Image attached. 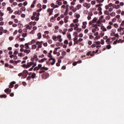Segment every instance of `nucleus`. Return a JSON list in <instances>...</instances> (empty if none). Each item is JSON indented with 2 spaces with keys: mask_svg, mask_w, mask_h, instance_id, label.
<instances>
[{
  "mask_svg": "<svg viewBox=\"0 0 124 124\" xmlns=\"http://www.w3.org/2000/svg\"><path fill=\"white\" fill-rule=\"evenodd\" d=\"M115 14H116V13L112 12L110 14V16H111V17H114V16H115Z\"/></svg>",
  "mask_w": 124,
  "mask_h": 124,
  "instance_id": "obj_27",
  "label": "nucleus"
},
{
  "mask_svg": "<svg viewBox=\"0 0 124 124\" xmlns=\"http://www.w3.org/2000/svg\"><path fill=\"white\" fill-rule=\"evenodd\" d=\"M28 5V1H26L24 2L23 5L24 6H26V5Z\"/></svg>",
  "mask_w": 124,
  "mask_h": 124,
  "instance_id": "obj_43",
  "label": "nucleus"
},
{
  "mask_svg": "<svg viewBox=\"0 0 124 124\" xmlns=\"http://www.w3.org/2000/svg\"><path fill=\"white\" fill-rule=\"evenodd\" d=\"M108 11L109 12H112V11H113V8H109L108 9Z\"/></svg>",
  "mask_w": 124,
  "mask_h": 124,
  "instance_id": "obj_48",
  "label": "nucleus"
},
{
  "mask_svg": "<svg viewBox=\"0 0 124 124\" xmlns=\"http://www.w3.org/2000/svg\"><path fill=\"white\" fill-rule=\"evenodd\" d=\"M52 39H53V40H55V41H56V40H57V36H52Z\"/></svg>",
  "mask_w": 124,
  "mask_h": 124,
  "instance_id": "obj_30",
  "label": "nucleus"
},
{
  "mask_svg": "<svg viewBox=\"0 0 124 124\" xmlns=\"http://www.w3.org/2000/svg\"><path fill=\"white\" fill-rule=\"evenodd\" d=\"M82 5L81 4H78L77 6V9H78V10H79L80 8V7H81Z\"/></svg>",
  "mask_w": 124,
  "mask_h": 124,
  "instance_id": "obj_19",
  "label": "nucleus"
},
{
  "mask_svg": "<svg viewBox=\"0 0 124 124\" xmlns=\"http://www.w3.org/2000/svg\"><path fill=\"white\" fill-rule=\"evenodd\" d=\"M39 15H40V13L35 12L33 13V16L31 17V19L33 20L35 18V21H38L39 20Z\"/></svg>",
  "mask_w": 124,
  "mask_h": 124,
  "instance_id": "obj_1",
  "label": "nucleus"
},
{
  "mask_svg": "<svg viewBox=\"0 0 124 124\" xmlns=\"http://www.w3.org/2000/svg\"><path fill=\"white\" fill-rule=\"evenodd\" d=\"M41 62H44V61H47V58H44V59H41Z\"/></svg>",
  "mask_w": 124,
  "mask_h": 124,
  "instance_id": "obj_35",
  "label": "nucleus"
},
{
  "mask_svg": "<svg viewBox=\"0 0 124 124\" xmlns=\"http://www.w3.org/2000/svg\"><path fill=\"white\" fill-rule=\"evenodd\" d=\"M37 36H38V39H40L41 38V33L39 32L37 34Z\"/></svg>",
  "mask_w": 124,
  "mask_h": 124,
  "instance_id": "obj_15",
  "label": "nucleus"
},
{
  "mask_svg": "<svg viewBox=\"0 0 124 124\" xmlns=\"http://www.w3.org/2000/svg\"><path fill=\"white\" fill-rule=\"evenodd\" d=\"M25 49L27 50V49H31V48H30V46H29V44H28L27 43H26L25 44Z\"/></svg>",
  "mask_w": 124,
  "mask_h": 124,
  "instance_id": "obj_7",
  "label": "nucleus"
},
{
  "mask_svg": "<svg viewBox=\"0 0 124 124\" xmlns=\"http://www.w3.org/2000/svg\"><path fill=\"white\" fill-rule=\"evenodd\" d=\"M97 20V18L96 17H94L92 21H93V23H95V22H96V21Z\"/></svg>",
  "mask_w": 124,
  "mask_h": 124,
  "instance_id": "obj_26",
  "label": "nucleus"
},
{
  "mask_svg": "<svg viewBox=\"0 0 124 124\" xmlns=\"http://www.w3.org/2000/svg\"><path fill=\"white\" fill-rule=\"evenodd\" d=\"M48 58H50V59H52L53 58V56H52V54L50 53H48Z\"/></svg>",
  "mask_w": 124,
  "mask_h": 124,
  "instance_id": "obj_32",
  "label": "nucleus"
},
{
  "mask_svg": "<svg viewBox=\"0 0 124 124\" xmlns=\"http://www.w3.org/2000/svg\"><path fill=\"white\" fill-rule=\"evenodd\" d=\"M121 26L124 27V20L122 21Z\"/></svg>",
  "mask_w": 124,
  "mask_h": 124,
  "instance_id": "obj_63",
  "label": "nucleus"
},
{
  "mask_svg": "<svg viewBox=\"0 0 124 124\" xmlns=\"http://www.w3.org/2000/svg\"><path fill=\"white\" fill-rule=\"evenodd\" d=\"M48 43H49V44H52V40H48Z\"/></svg>",
  "mask_w": 124,
  "mask_h": 124,
  "instance_id": "obj_59",
  "label": "nucleus"
},
{
  "mask_svg": "<svg viewBox=\"0 0 124 124\" xmlns=\"http://www.w3.org/2000/svg\"><path fill=\"white\" fill-rule=\"evenodd\" d=\"M28 63H29V65L30 66H31V65H33V62H28Z\"/></svg>",
  "mask_w": 124,
  "mask_h": 124,
  "instance_id": "obj_54",
  "label": "nucleus"
},
{
  "mask_svg": "<svg viewBox=\"0 0 124 124\" xmlns=\"http://www.w3.org/2000/svg\"><path fill=\"white\" fill-rule=\"evenodd\" d=\"M7 10H8V11H11V13H12V12H13V10H12V9H11V7H8L7 8Z\"/></svg>",
  "mask_w": 124,
  "mask_h": 124,
  "instance_id": "obj_16",
  "label": "nucleus"
},
{
  "mask_svg": "<svg viewBox=\"0 0 124 124\" xmlns=\"http://www.w3.org/2000/svg\"><path fill=\"white\" fill-rule=\"evenodd\" d=\"M95 43H96V45H100V44H101L100 41L95 42Z\"/></svg>",
  "mask_w": 124,
  "mask_h": 124,
  "instance_id": "obj_33",
  "label": "nucleus"
},
{
  "mask_svg": "<svg viewBox=\"0 0 124 124\" xmlns=\"http://www.w3.org/2000/svg\"><path fill=\"white\" fill-rule=\"evenodd\" d=\"M9 40H13L14 39V37H13V36H11V37H10L9 38Z\"/></svg>",
  "mask_w": 124,
  "mask_h": 124,
  "instance_id": "obj_42",
  "label": "nucleus"
},
{
  "mask_svg": "<svg viewBox=\"0 0 124 124\" xmlns=\"http://www.w3.org/2000/svg\"><path fill=\"white\" fill-rule=\"evenodd\" d=\"M35 70H39V68H38V66L35 67V68H33V71H35Z\"/></svg>",
  "mask_w": 124,
  "mask_h": 124,
  "instance_id": "obj_25",
  "label": "nucleus"
},
{
  "mask_svg": "<svg viewBox=\"0 0 124 124\" xmlns=\"http://www.w3.org/2000/svg\"><path fill=\"white\" fill-rule=\"evenodd\" d=\"M83 6L86 7L87 9H89L91 7V4H88L87 3H83Z\"/></svg>",
  "mask_w": 124,
  "mask_h": 124,
  "instance_id": "obj_3",
  "label": "nucleus"
},
{
  "mask_svg": "<svg viewBox=\"0 0 124 124\" xmlns=\"http://www.w3.org/2000/svg\"><path fill=\"white\" fill-rule=\"evenodd\" d=\"M64 44H66V45L68 44V40H65L64 41Z\"/></svg>",
  "mask_w": 124,
  "mask_h": 124,
  "instance_id": "obj_46",
  "label": "nucleus"
},
{
  "mask_svg": "<svg viewBox=\"0 0 124 124\" xmlns=\"http://www.w3.org/2000/svg\"><path fill=\"white\" fill-rule=\"evenodd\" d=\"M38 58L37 55H34L33 56V58H34L35 60L37 59Z\"/></svg>",
  "mask_w": 124,
  "mask_h": 124,
  "instance_id": "obj_62",
  "label": "nucleus"
},
{
  "mask_svg": "<svg viewBox=\"0 0 124 124\" xmlns=\"http://www.w3.org/2000/svg\"><path fill=\"white\" fill-rule=\"evenodd\" d=\"M49 61H52V62L51 63V65H54V64L56 63V59L53 58H50Z\"/></svg>",
  "mask_w": 124,
  "mask_h": 124,
  "instance_id": "obj_2",
  "label": "nucleus"
},
{
  "mask_svg": "<svg viewBox=\"0 0 124 124\" xmlns=\"http://www.w3.org/2000/svg\"><path fill=\"white\" fill-rule=\"evenodd\" d=\"M98 11H102V8H101V7H99L98 8Z\"/></svg>",
  "mask_w": 124,
  "mask_h": 124,
  "instance_id": "obj_55",
  "label": "nucleus"
},
{
  "mask_svg": "<svg viewBox=\"0 0 124 124\" xmlns=\"http://www.w3.org/2000/svg\"><path fill=\"white\" fill-rule=\"evenodd\" d=\"M37 47V46H36V45H32V49H36Z\"/></svg>",
  "mask_w": 124,
  "mask_h": 124,
  "instance_id": "obj_22",
  "label": "nucleus"
},
{
  "mask_svg": "<svg viewBox=\"0 0 124 124\" xmlns=\"http://www.w3.org/2000/svg\"><path fill=\"white\" fill-rule=\"evenodd\" d=\"M107 49H108V50H109V49H111V45H107Z\"/></svg>",
  "mask_w": 124,
  "mask_h": 124,
  "instance_id": "obj_29",
  "label": "nucleus"
},
{
  "mask_svg": "<svg viewBox=\"0 0 124 124\" xmlns=\"http://www.w3.org/2000/svg\"><path fill=\"white\" fill-rule=\"evenodd\" d=\"M69 8H70V10H73V9H74V6H70Z\"/></svg>",
  "mask_w": 124,
  "mask_h": 124,
  "instance_id": "obj_53",
  "label": "nucleus"
},
{
  "mask_svg": "<svg viewBox=\"0 0 124 124\" xmlns=\"http://www.w3.org/2000/svg\"><path fill=\"white\" fill-rule=\"evenodd\" d=\"M31 42L32 44H34L35 43V40H34V39L32 40Z\"/></svg>",
  "mask_w": 124,
  "mask_h": 124,
  "instance_id": "obj_51",
  "label": "nucleus"
},
{
  "mask_svg": "<svg viewBox=\"0 0 124 124\" xmlns=\"http://www.w3.org/2000/svg\"><path fill=\"white\" fill-rule=\"evenodd\" d=\"M107 29H108V30H111L112 29V26L111 25H108L107 27Z\"/></svg>",
  "mask_w": 124,
  "mask_h": 124,
  "instance_id": "obj_34",
  "label": "nucleus"
},
{
  "mask_svg": "<svg viewBox=\"0 0 124 124\" xmlns=\"http://www.w3.org/2000/svg\"><path fill=\"white\" fill-rule=\"evenodd\" d=\"M15 15H17V14L18 15H20L21 14V13H20V12L19 11H16L15 12Z\"/></svg>",
  "mask_w": 124,
  "mask_h": 124,
  "instance_id": "obj_23",
  "label": "nucleus"
},
{
  "mask_svg": "<svg viewBox=\"0 0 124 124\" xmlns=\"http://www.w3.org/2000/svg\"><path fill=\"white\" fill-rule=\"evenodd\" d=\"M43 46L45 47H47V46H48V44H47V43H44V44H43Z\"/></svg>",
  "mask_w": 124,
  "mask_h": 124,
  "instance_id": "obj_49",
  "label": "nucleus"
},
{
  "mask_svg": "<svg viewBox=\"0 0 124 124\" xmlns=\"http://www.w3.org/2000/svg\"><path fill=\"white\" fill-rule=\"evenodd\" d=\"M58 62L56 63V66H60L61 65V62H62V60H58Z\"/></svg>",
  "mask_w": 124,
  "mask_h": 124,
  "instance_id": "obj_10",
  "label": "nucleus"
},
{
  "mask_svg": "<svg viewBox=\"0 0 124 124\" xmlns=\"http://www.w3.org/2000/svg\"><path fill=\"white\" fill-rule=\"evenodd\" d=\"M92 32H93V33H94V32H95V31H96V30L95 29H94V28H93L92 30Z\"/></svg>",
  "mask_w": 124,
  "mask_h": 124,
  "instance_id": "obj_50",
  "label": "nucleus"
},
{
  "mask_svg": "<svg viewBox=\"0 0 124 124\" xmlns=\"http://www.w3.org/2000/svg\"><path fill=\"white\" fill-rule=\"evenodd\" d=\"M27 35V33H24L22 34L23 37H26Z\"/></svg>",
  "mask_w": 124,
  "mask_h": 124,
  "instance_id": "obj_41",
  "label": "nucleus"
},
{
  "mask_svg": "<svg viewBox=\"0 0 124 124\" xmlns=\"http://www.w3.org/2000/svg\"><path fill=\"white\" fill-rule=\"evenodd\" d=\"M78 24H75V26L74 29V31H78Z\"/></svg>",
  "mask_w": 124,
  "mask_h": 124,
  "instance_id": "obj_12",
  "label": "nucleus"
},
{
  "mask_svg": "<svg viewBox=\"0 0 124 124\" xmlns=\"http://www.w3.org/2000/svg\"><path fill=\"white\" fill-rule=\"evenodd\" d=\"M104 14H106V15H108V14H109V12H108V11L106 10L104 12Z\"/></svg>",
  "mask_w": 124,
  "mask_h": 124,
  "instance_id": "obj_37",
  "label": "nucleus"
},
{
  "mask_svg": "<svg viewBox=\"0 0 124 124\" xmlns=\"http://www.w3.org/2000/svg\"><path fill=\"white\" fill-rule=\"evenodd\" d=\"M6 97V94H1L0 95V98H5Z\"/></svg>",
  "mask_w": 124,
  "mask_h": 124,
  "instance_id": "obj_14",
  "label": "nucleus"
},
{
  "mask_svg": "<svg viewBox=\"0 0 124 124\" xmlns=\"http://www.w3.org/2000/svg\"><path fill=\"white\" fill-rule=\"evenodd\" d=\"M120 7V5H115V7H113V8H115V9H119Z\"/></svg>",
  "mask_w": 124,
  "mask_h": 124,
  "instance_id": "obj_20",
  "label": "nucleus"
},
{
  "mask_svg": "<svg viewBox=\"0 0 124 124\" xmlns=\"http://www.w3.org/2000/svg\"><path fill=\"white\" fill-rule=\"evenodd\" d=\"M94 27L95 28L94 29L96 30V31H99V28L97 27V25H94Z\"/></svg>",
  "mask_w": 124,
  "mask_h": 124,
  "instance_id": "obj_18",
  "label": "nucleus"
},
{
  "mask_svg": "<svg viewBox=\"0 0 124 124\" xmlns=\"http://www.w3.org/2000/svg\"><path fill=\"white\" fill-rule=\"evenodd\" d=\"M35 76H36V74H35V73H33L31 75V78H32V79H34L35 78Z\"/></svg>",
  "mask_w": 124,
  "mask_h": 124,
  "instance_id": "obj_11",
  "label": "nucleus"
},
{
  "mask_svg": "<svg viewBox=\"0 0 124 124\" xmlns=\"http://www.w3.org/2000/svg\"><path fill=\"white\" fill-rule=\"evenodd\" d=\"M67 38H68L69 39H71V34H68L67 35Z\"/></svg>",
  "mask_w": 124,
  "mask_h": 124,
  "instance_id": "obj_24",
  "label": "nucleus"
},
{
  "mask_svg": "<svg viewBox=\"0 0 124 124\" xmlns=\"http://www.w3.org/2000/svg\"><path fill=\"white\" fill-rule=\"evenodd\" d=\"M3 33H6V32H7V30L3 29Z\"/></svg>",
  "mask_w": 124,
  "mask_h": 124,
  "instance_id": "obj_64",
  "label": "nucleus"
},
{
  "mask_svg": "<svg viewBox=\"0 0 124 124\" xmlns=\"http://www.w3.org/2000/svg\"><path fill=\"white\" fill-rule=\"evenodd\" d=\"M13 57H14V58H15L16 57V59H17V56L16 55L14 56V55H11L10 56V58H11V59H12L13 58Z\"/></svg>",
  "mask_w": 124,
  "mask_h": 124,
  "instance_id": "obj_39",
  "label": "nucleus"
},
{
  "mask_svg": "<svg viewBox=\"0 0 124 124\" xmlns=\"http://www.w3.org/2000/svg\"><path fill=\"white\" fill-rule=\"evenodd\" d=\"M4 93H11V89L9 88H7L4 90Z\"/></svg>",
  "mask_w": 124,
  "mask_h": 124,
  "instance_id": "obj_6",
  "label": "nucleus"
},
{
  "mask_svg": "<svg viewBox=\"0 0 124 124\" xmlns=\"http://www.w3.org/2000/svg\"><path fill=\"white\" fill-rule=\"evenodd\" d=\"M31 67V66L30 65V63H28L26 65V68H29Z\"/></svg>",
  "mask_w": 124,
  "mask_h": 124,
  "instance_id": "obj_31",
  "label": "nucleus"
},
{
  "mask_svg": "<svg viewBox=\"0 0 124 124\" xmlns=\"http://www.w3.org/2000/svg\"><path fill=\"white\" fill-rule=\"evenodd\" d=\"M36 45H38V48H42V45H41V44H40V41L36 42Z\"/></svg>",
  "mask_w": 124,
  "mask_h": 124,
  "instance_id": "obj_5",
  "label": "nucleus"
},
{
  "mask_svg": "<svg viewBox=\"0 0 124 124\" xmlns=\"http://www.w3.org/2000/svg\"><path fill=\"white\" fill-rule=\"evenodd\" d=\"M111 18V16H108L106 17V20H107V21H108V20H110V18Z\"/></svg>",
  "mask_w": 124,
  "mask_h": 124,
  "instance_id": "obj_28",
  "label": "nucleus"
},
{
  "mask_svg": "<svg viewBox=\"0 0 124 124\" xmlns=\"http://www.w3.org/2000/svg\"><path fill=\"white\" fill-rule=\"evenodd\" d=\"M114 5H115V4H114L113 5V3H110L108 4V7H112V6H113V7H114Z\"/></svg>",
  "mask_w": 124,
  "mask_h": 124,
  "instance_id": "obj_21",
  "label": "nucleus"
},
{
  "mask_svg": "<svg viewBox=\"0 0 124 124\" xmlns=\"http://www.w3.org/2000/svg\"><path fill=\"white\" fill-rule=\"evenodd\" d=\"M16 84V82L15 81H12V82L10 83L9 88L10 89L13 88L14 87V85Z\"/></svg>",
  "mask_w": 124,
  "mask_h": 124,
  "instance_id": "obj_4",
  "label": "nucleus"
},
{
  "mask_svg": "<svg viewBox=\"0 0 124 124\" xmlns=\"http://www.w3.org/2000/svg\"><path fill=\"white\" fill-rule=\"evenodd\" d=\"M71 5H75V2L74 1H73L71 3Z\"/></svg>",
  "mask_w": 124,
  "mask_h": 124,
  "instance_id": "obj_60",
  "label": "nucleus"
},
{
  "mask_svg": "<svg viewBox=\"0 0 124 124\" xmlns=\"http://www.w3.org/2000/svg\"><path fill=\"white\" fill-rule=\"evenodd\" d=\"M59 15H60V14L58 13L56 15H54V18H57V17H58V16H59Z\"/></svg>",
  "mask_w": 124,
  "mask_h": 124,
  "instance_id": "obj_58",
  "label": "nucleus"
},
{
  "mask_svg": "<svg viewBox=\"0 0 124 124\" xmlns=\"http://www.w3.org/2000/svg\"><path fill=\"white\" fill-rule=\"evenodd\" d=\"M42 64H39L38 65V68H39V69H40V68H41V67H42Z\"/></svg>",
  "mask_w": 124,
  "mask_h": 124,
  "instance_id": "obj_38",
  "label": "nucleus"
},
{
  "mask_svg": "<svg viewBox=\"0 0 124 124\" xmlns=\"http://www.w3.org/2000/svg\"><path fill=\"white\" fill-rule=\"evenodd\" d=\"M91 4H92L93 5L95 4V1L94 0H93L91 1Z\"/></svg>",
  "mask_w": 124,
  "mask_h": 124,
  "instance_id": "obj_45",
  "label": "nucleus"
},
{
  "mask_svg": "<svg viewBox=\"0 0 124 124\" xmlns=\"http://www.w3.org/2000/svg\"><path fill=\"white\" fill-rule=\"evenodd\" d=\"M52 23H49L48 24V26L49 28H51V27H52Z\"/></svg>",
  "mask_w": 124,
  "mask_h": 124,
  "instance_id": "obj_61",
  "label": "nucleus"
},
{
  "mask_svg": "<svg viewBox=\"0 0 124 124\" xmlns=\"http://www.w3.org/2000/svg\"><path fill=\"white\" fill-rule=\"evenodd\" d=\"M101 42L102 45H104L105 42H104V40L103 39L101 40Z\"/></svg>",
  "mask_w": 124,
  "mask_h": 124,
  "instance_id": "obj_56",
  "label": "nucleus"
},
{
  "mask_svg": "<svg viewBox=\"0 0 124 124\" xmlns=\"http://www.w3.org/2000/svg\"><path fill=\"white\" fill-rule=\"evenodd\" d=\"M24 53H27V55H28V54L31 53V50L24 49Z\"/></svg>",
  "mask_w": 124,
  "mask_h": 124,
  "instance_id": "obj_8",
  "label": "nucleus"
},
{
  "mask_svg": "<svg viewBox=\"0 0 124 124\" xmlns=\"http://www.w3.org/2000/svg\"><path fill=\"white\" fill-rule=\"evenodd\" d=\"M42 7L43 9H46V7H47V6H46V5H43L42 6Z\"/></svg>",
  "mask_w": 124,
  "mask_h": 124,
  "instance_id": "obj_57",
  "label": "nucleus"
},
{
  "mask_svg": "<svg viewBox=\"0 0 124 124\" xmlns=\"http://www.w3.org/2000/svg\"><path fill=\"white\" fill-rule=\"evenodd\" d=\"M37 7L38 8H41V7H42L41 4H40V3L38 4L37 5Z\"/></svg>",
  "mask_w": 124,
  "mask_h": 124,
  "instance_id": "obj_40",
  "label": "nucleus"
},
{
  "mask_svg": "<svg viewBox=\"0 0 124 124\" xmlns=\"http://www.w3.org/2000/svg\"><path fill=\"white\" fill-rule=\"evenodd\" d=\"M110 38L107 39V40L106 41V42L108 43V44H109V42H110Z\"/></svg>",
  "mask_w": 124,
  "mask_h": 124,
  "instance_id": "obj_44",
  "label": "nucleus"
},
{
  "mask_svg": "<svg viewBox=\"0 0 124 124\" xmlns=\"http://www.w3.org/2000/svg\"><path fill=\"white\" fill-rule=\"evenodd\" d=\"M47 12L49 13V16H51V14H52L53 13V11H51V9L49 8L48 10H47Z\"/></svg>",
  "mask_w": 124,
  "mask_h": 124,
  "instance_id": "obj_9",
  "label": "nucleus"
},
{
  "mask_svg": "<svg viewBox=\"0 0 124 124\" xmlns=\"http://www.w3.org/2000/svg\"><path fill=\"white\" fill-rule=\"evenodd\" d=\"M101 30H102L103 31H107V29H106V28L104 26L101 27Z\"/></svg>",
  "mask_w": 124,
  "mask_h": 124,
  "instance_id": "obj_17",
  "label": "nucleus"
},
{
  "mask_svg": "<svg viewBox=\"0 0 124 124\" xmlns=\"http://www.w3.org/2000/svg\"><path fill=\"white\" fill-rule=\"evenodd\" d=\"M72 10L73 12H74V13L76 12V11H77V8H76L75 9L74 8Z\"/></svg>",
  "mask_w": 124,
  "mask_h": 124,
  "instance_id": "obj_47",
  "label": "nucleus"
},
{
  "mask_svg": "<svg viewBox=\"0 0 124 124\" xmlns=\"http://www.w3.org/2000/svg\"><path fill=\"white\" fill-rule=\"evenodd\" d=\"M62 56H65V55H66V52H65V51H63V52L62 53Z\"/></svg>",
  "mask_w": 124,
  "mask_h": 124,
  "instance_id": "obj_36",
  "label": "nucleus"
},
{
  "mask_svg": "<svg viewBox=\"0 0 124 124\" xmlns=\"http://www.w3.org/2000/svg\"><path fill=\"white\" fill-rule=\"evenodd\" d=\"M40 70H48V68L45 67H42L40 68Z\"/></svg>",
  "mask_w": 124,
  "mask_h": 124,
  "instance_id": "obj_13",
  "label": "nucleus"
},
{
  "mask_svg": "<svg viewBox=\"0 0 124 124\" xmlns=\"http://www.w3.org/2000/svg\"><path fill=\"white\" fill-rule=\"evenodd\" d=\"M57 2H58V5H62V2L57 1Z\"/></svg>",
  "mask_w": 124,
  "mask_h": 124,
  "instance_id": "obj_52",
  "label": "nucleus"
}]
</instances>
